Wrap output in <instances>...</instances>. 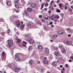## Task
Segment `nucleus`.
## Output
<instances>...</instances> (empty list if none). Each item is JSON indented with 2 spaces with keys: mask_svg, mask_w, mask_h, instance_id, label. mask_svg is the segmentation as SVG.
Returning a JSON list of instances; mask_svg holds the SVG:
<instances>
[{
  "mask_svg": "<svg viewBox=\"0 0 73 73\" xmlns=\"http://www.w3.org/2000/svg\"><path fill=\"white\" fill-rule=\"evenodd\" d=\"M62 70H64V71H65V68H64L62 69Z\"/></svg>",
  "mask_w": 73,
  "mask_h": 73,
  "instance_id": "e2e57ef3",
  "label": "nucleus"
},
{
  "mask_svg": "<svg viewBox=\"0 0 73 73\" xmlns=\"http://www.w3.org/2000/svg\"><path fill=\"white\" fill-rule=\"evenodd\" d=\"M57 2L58 3H60V1L58 0L57 1Z\"/></svg>",
  "mask_w": 73,
  "mask_h": 73,
  "instance_id": "13d9d810",
  "label": "nucleus"
},
{
  "mask_svg": "<svg viewBox=\"0 0 73 73\" xmlns=\"http://www.w3.org/2000/svg\"><path fill=\"white\" fill-rule=\"evenodd\" d=\"M23 43H24V44H27V42L24 41H23Z\"/></svg>",
  "mask_w": 73,
  "mask_h": 73,
  "instance_id": "49530a36",
  "label": "nucleus"
},
{
  "mask_svg": "<svg viewBox=\"0 0 73 73\" xmlns=\"http://www.w3.org/2000/svg\"><path fill=\"white\" fill-rule=\"evenodd\" d=\"M19 0H16L15 1V3H16V4H19Z\"/></svg>",
  "mask_w": 73,
  "mask_h": 73,
  "instance_id": "aec40b11",
  "label": "nucleus"
},
{
  "mask_svg": "<svg viewBox=\"0 0 73 73\" xmlns=\"http://www.w3.org/2000/svg\"><path fill=\"white\" fill-rule=\"evenodd\" d=\"M7 66L8 67H9V68H10V67H11V64H8L7 65Z\"/></svg>",
  "mask_w": 73,
  "mask_h": 73,
  "instance_id": "4c0bfd02",
  "label": "nucleus"
},
{
  "mask_svg": "<svg viewBox=\"0 0 73 73\" xmlns=\"http://www.w3.org/2000/svg\"><path fill=\"white\" fill-rule=\"evenodd\" d=\"M32 46H29V50H32Z\"/></svg>",
  "mask_w": 73,
  "mask_h": 73,
  "instance_id": "b1692460",
  "label": "nucleus"
},
{
  "mask_svg": "<svg viewBox=\"0 0 73 73\" xmlns=\"http://www.w3.org/2000/svg\"><path fill=\"white\" fill-rule=\"evenodd\" d=\"M71 8L72 9H73V6H71Z\"/></svg>",
  "mask_w": 73,
  "mask_h": 73,
  "instance_id": "680f3d73",
  "label": "nucleus"
},
{
  "mask_svg": "<svg viewBox=\"0 0 73 73\" xmlns=\"http://www.w3.org/2000/svg\"><path fill=\"white\" fill-rule=\"evenodd\" d=\"M54 21L55 22H56V21H57V20H54Z\"/></svg>",
  "mask_w": 73,
  "mask_h": 73,
  "instance_id": "0e129e2a",
  "label": "nucleus"
},
{
  "mask_svg": "<svg viewBox=\"0 0 73 73\" xmlns=\"http://www.w3.org/2000/svg\"><path fill=\"white\" fill-rule=\"evenodd\" d=\"M40 62H39V61L38 62H37L38 64H40Z\"/></svg>",
  "mask_w": 73,
  "mask_h": 73,
  "instance_id": "052dcab7",
  "label": "nucleus"
},
{
  "mask_svg": "<svg viewBox=\"0 0 73 73\" xmlns=\"http://www.w3.org/2000/svg\"><path fill=\"white\" fill-rule=\"evenodd\" d=\"M45 52H46L47 53H48V52H49V49L46 48H45Z\"/></svg>",
  "mask_w": 73,
  "mask_h": 73,
  "instance_id": "6ab92c4d",
  "label": "nucleus"
},
{
  "mask_svg": "<svg viewBox=\"0 0 73 73\" xmlns=\"http://www.w3.org/2000/svg\"><path fill=\"white\" fill-rule=\"evenodd\" d=\"M56 65H57V62L56 61H54L52 63V65L53 66H55Z\"/></svg>",
  "mask_w": 73,
  "mask_h": 73,
  "instance_id": "ddd939ff",
  "label": "nucleus"
},
{
  "mask_svg": "<svg viewBox=\"0 0 73 73\" xmlns=\"http://www.w3.org/2000/svg\"><path fill=\"white\" fill-rule=\"evenodd\" d=\"M65 66H66V67L67 68H68V66H69V65H68V64H66L65 65Z\"/></svg>",
  "mask_w": 73,
  "mask_h": 73,
  "instance_id": "37998d69",
  "label": "nucleus"
},
{
  "mask_svg": "<svg viewBox=\"0 0 73 73\" xmlns=\"http://www.w3.org/2000/svg\"><path fill=\"white\" fill-rule=\"evenodd\" d=\"M38 48L39 49H42L43 48L42 46L40 45L38 46Z\"/></svg>",
  "mask_w": 73,
  "mask_h": 73,
  "instance_id": "f8f14e48",
  "label": "nucleus"
},
{
  "mask_svg": "<svg viewBox=\"0 0 73 73\" xmlns=\"http://www.w3.org/2000/svg\"><path fill=\"white\" fill-rule=\"evenodd\" d=\"M27 41L31 44H34L35 42L32 38H28L27 40Z\"/></svg>",
  "mask_w": 73,
  "mask_h": 73,
  "instance_id": "f03ea898",
  "label": "nucleus"
},
{
  "mask_svg": "<svg viewBox=\"0 0 73 73\" xmlns=\"http://www.w3.org/2000/svg\"><path fill=\"white\" fill-rule=\"evenodd\" d=\"M15 5L16 8H17V9H19V7L18 6L16 5L15 4Z\"/></svg>",
  "mask_w": 73,
  "mask_h": 73,
  "instance_id": "7c9ffc66",
  "label": "nucleus"
},
{
  "mask_svg": "<svg viewBox=\"0 0 73 73\" xmlns=\"http://www.w3.org/2000/svg\"><path fill=\"white\" fill-rule=\"evenodd\" d=\"M27 9L30 12H31L32 11V9L30 7H28Z\"/></svg>",
  "mask_w": 73,
  "mask_h": 73,
  "instance_id": "2eb2a0df",
  "label": "nucleus"
},
{
  "mask_svg": "<svg viewBox=\"0 0 73 73\" xmlns=\"http://www.w3.org/2000/svg\"><path fill=\"white\" fill-rule=\"evenodd\" d=\"M45 3H43L41 5V7L42 8H43L44 7V4H45Z\"/></svg>",
  "mask_w": 73,
  "mask_h": 73,
  "instance_id": "bb28decb",
  "label": "nucleus"
},
{
  "mask_svg": "<svg viewBox=\"0 0 73 73\" xmlns=\"http://www.w3.org/2000/svg\"><path fill=\"white\" fill-rule=\"evenodd\" d=\"M28 27H32L33 26V24L31 23H29L28 24Z\"/></svg>",
  "mask_w": 73,
  "mask_h": 73,
  "instance_id": "9d476101",
  "label": "nucleus"
},
{
  "mask_svg": "<svg viewBox=\"0 0 73 73\" xmlns=\"http://www.w3.org/2000/svg\"><path fill=\"white\" fill-rule=\"evenodd\" d=\"M42 15H40L39 17V18H42Z\"/></svg>",
  "mask_w": 73,
  "mask_h": 73,
  "instance_id": "c03bdc74",
  "label": "nucleus"
},
{
  "mask_svg": "<svg viewBox=\"0 0 73 73\" xmlns=\"http://www.w3.org/2000/svg\"><path fill=\"white\" fill-rule=\"evenodd\" d=\"M67 31H70V28H68L67 29Z\"/></svg>",
  "mask_w": 73,
  "mask_h": 73,
  "instance_id": "ea45409f",
  "label": "nucleus"
},
{
  "mask_svg": "<svg viewBox=\"0 0 73 73\" xmlns=\"http://www.w3.org/2000/svg\"><path fill=\"white\" fill-rule=\"evenodd\" d=\"M64 32H65V31H60L58 32V33L59 35H63Z\"/></svg>",
  "mask_w": 73,
  "mask_h": 73,
  "instance_id": "1a4fd4ad",
  "label": "nucleus"
},
{
  "mask_svg": "<svg viewBox=\"0 0 73 73\" xmlns=\"http://www.w3.org/2000/svg\"><path fill=\"white\" fill-rule=\"evenodd\" d=\"M5 52H4L3 51V53H2V56H3V57H4L5 55Z\"/></svg>",
  "mask_w": 73,
  "mask_h": 73,
  "instance_id": "4be33fe9",
  "label": "nucleus"
},
{
  "mask_svg": "<svg viewBox=\"0 0 73 73\" xmlns=\"http://www.w3.org/2000/svg\"><path fill=\"white\" fill-rule=\"evenodd\" d=\"M7 42L8 43L7 46L9 48L11 47V46H12V45H13V41H12V40H8Z\"/></svg>",
  "mask_w": 73,
  "mask_h": 73,
  "instance_id": "f257e3e1",
  "label": "nucleus"
},
{
  "mask_svg": "<svg viewBox=\"0 0 73 73\" xmlns=\"http://www.w3.org/2000/svg\"><path fill=\"white\" fill-rule=\"evenodd\" d=\"M47 17H49V19H52V17H51L50 16V17H49V16H47Z\"/></svg>",
  "mask_w": 73,
  "mask_h": 73,
  "instance_id": "603ef678",
  "label": "nucleus"
},
{
  "mask_svg": "<svg viewBox=\"0 0 73 73\" xmlns=\"http://www.w3.org/2000/svg\"><path fill=\"white\" fill-rule=\"evenodd\" d=\"M7 33L8 34L10 33V30L9 29L7 30Z\"/></svg>",
  "mask_w": 73,
  "mask_h": 73,
  "instance_id": "cd10ccee",
  "label": "nucleus"
},
{
  "mask_svg": "<svg viewBox=\"0 0 73 73\" xmlns=\"http://www.w3.org/2000/svg\"><path fill=\"white\" fill-rule=\"evenodd\" d=\"M61 73H64V72L63 71H62L61 72Z\"/></svg>",
  "mask_w": 73,
  "mask_h": 73,
  "instance_id": "774afa93",
  "label": "nucleus"
},
{
  "mask_svg": "<svg viewBox=\"0 0 73 73\" xmlns=\"http://www.w3.org/2000/svg\"><path fill=\"white\" fill-rule=\"evenodd\" d=\"M31 6L32 8H35V7L36 6V4L35 3H32L31 5Z\"/></svg>",
  "mask_w": 73,
  "mask_h": 73,
  "instance_id": "9b49d317",
  "label": "nucleus"
},
{
  "mask_svg": "<svg viewBox=\"0 0 73 73\" xmlns=\"http://www.w3.org/2000/svg\"><path fill=\"white\" fill-rule=\"evenodd\" d=\"M21 24H23V22L22 21H21Z\"/></svg>",
  "mask_w": 73,
  "mask_h": 73,
  "instance_id": "338daca9",
  "label": "nucleus"
},
{
  "mask_svg": "<svg viewBox=\"0 0 73 73\" xmlns=\"http://www.w3.org/2000/svg\"><path fill=\"white\" fill-rule=\"evenodd\" d=\"M56 18L57 19H59V16L57 15L56 16Z\"/></svg>",
  "mask_w": 73,
  "mask_h": 73,
  "instance_id": "09e8293b",
  "label": "nucleus"
},
{
  "mask_svg": "<svg viewBox=\"0 0 73 73\" xmlns=\"http://www.w3.org/2000/svg\"><path fill=\"white\" fill-rule=\"evenodd\" d=\"M6 1L7 2V5H8V6H11V1L9 0L7 1Z\"/></svg>",
  "mask_w": 73,
  "mask_h": 73,
  "instance_id": "39448f33",
  "label": "nucleus"
},
{
  "mask_svg": "<svg viewBox=\"0 0 73 73\" xmlns=\"http://www.w3.org/2000/svg\"><path fill=\"white\" fill-rule=\"evenodd\" d=\"M14 70L16 72H18L20 70L19 69V68L17 67H15L14 69Z\"/></svg>",
  "mask_w": 73,
  "mask_h": 73,
  "instance_id": "423d86ee",
  "label": "nucleus"
},
{
  "mask_svg": "<svg viewBox=\"0 0 73 73\" xmlns=\"http://www.w3.org/2000/svg\"><path fill=\"white\" fill-rule=\"evenodd\" d=\"M72 62V60H69V62Z\"/></svg>",
  "mask_w": 73,
  "mask_h": 73,
  "instance_id": "3c124183",
  "label": "nucleus"
},
{
  "mask_svg": "<svg viewBox=\"0 0 73 73\" xmlns=\"http://www.w3.org/2000/svg\"><path fill=\"white\" fill-rule=\"evenodd\" d=\"M51 27L52 28H53L54 27V26L53 25H51Z\"/></svg>",
  "mask_w": 73,
  "mask_h": 73,
  "instance_id": "bf43d9fd",
  "label": "nucleus"
},
{
  "mask_svg": "<svg viewBox=\"0 0 73 73\" xmlns=\"http://www.w3.org/2000/svg\"><path fill=\"white\" fill-rule=\"evenodd\" d=\"M56 11L57 12H58V13H60V12H61V11H60V10L58 9H57V10H56Z\"/></svg>",
  "mask_w": 73,
  "mask_h": 73,
  "instance_id": "393cba45",
  "label": "nucleus"
},
{
  "mask_svg": "<svg viewBox=\"0 0 73 73\" xmlns=\"http://www.w3.org/2000/svg\"><path fill=\"white\" fill-rule=\"evenodd\" d=\"M60 15L61 16H63V15H64V14H63L62 13H61Z\"/></svg>",
  "mask_w": 73,
  "mask_h": 73,
  "instance_id": "5fc2aeb1",
  "label": "nucleus"
},
{
  "mask_svg": "<svg viewBox=\"0 0 73 73\" xmlns=\"http://www.w3.org/2000/svg\"><path fill=\"white\" fill-rule=\"evenodd\" d=\"M25 25L24 24H21V25L20 27L21 29H22V31H23L24 28V27H25Z\"/></svg>",
  "mask_w": 73,
  "mask_h": 73,
  "instance_id": "6e6552de",
  "label": "nucleus"
},
{
  "mask_svg": "<svg viewBox=\"0 0 73 73\" xmlns=\"http://www.w3.org/2000/svg\"><path fill=\"white\" fill-rule=\"evenodd\" d=\"M13 17H14V19H16V18H17V16H16L15 15L13 16Z\"/></svg>",
  "mask_w": 73,
  "mask_h": 73,
  "instance_id": "79ce46f5",
  "label": "nucleus"
},
{
  "mask_svg": "<svg viewBox=\"0 0 73 73\" xmlns=\"http://www.w3.org/2000/svg\"><path fill=\"white\" fill-rule=\"evenodd\" d=\"M64 8H65V9H67V6H65V7H64Z\"/></svg>",
  "mask_w": 73,
  "mask_h": 73,
  "instance_id": "a19ab883",
  "label": "nucleus"
},
{
  "mask_svg": "<svg viewBox=\"0 0 73 73\" xmlns=\"http://www.w3.org/2000/svg\"><path fill=\"white\" fill-rule=\"evenodd\" d=\"M62 67L63 66L62 65H61L60 66V68H62Z\"/></svg>",
  "mask_w": 73,
  "mask_h": 73,
  "instance_id": "69168bd1",
  "label": "nucleus"
},
{
  "mask_svg": "<svg viewBox=\"0 0 73 73\" xmlns=\"http://www.w3.org/2000/svg\"><path fill=\"white\" fill-rule=\"evenodd\" d=\"M59 5L60 7V8H61V7H62V5L61 4H60Z\"/></svg>",
  "mask_w": 73,
  "mask_h": 73,
  "instance_id": "a18cd8bd",
  "label": "nucleus"
},
{
  "mask_svg": "<svg viewBox=\"0 0 73 73\" xmlns=\"http://www.w3.org/2000/svg\"><path fill=\"white\" fill-rule=\"evenodd\" d=\"M41 20L43 22H45V20L43 19H41Z\"/></svg>",
  "mask_w": 73,
  "mask_h": 73,
  "instance_id": "58836bf2",
  "label": "nucleus"
},
{
  "mask_svg": "<svg viewBox=\"0 0 73 73\" xmlns=\"http://www.w3.org/2000/svg\"><path fill=\"white\" fill-rule=\"evenodd\" d=\"M44 19L45 20H48V17H45L44 18Z\"/></svg>",
  "mask_w": 73,
  "mask_h": 73,
  "instance_id": "f704fd0d",
  "label": "nucleus"
},
{
  "mask_svg": "<svg viewBox=\"0 0 73 73\" xmlns=\"http://www.w3.org/2000/svg\"><path fill=\"white\" fill-rule=\"evenodd\" d=\"M54 54L55 56H58L59 55V53L57 52H55Z\"/></svg>",
  "mask_w": 73,
  "mask_h": 73,
  "instance_id": "dca6fc26",
  "label": "nucleus"
},
{
  "mask_svg": "<svg viewBox=\"0 0 73 73\" xmlns=\"http://www.w3.org/2000/svg\"><path fill=\"white\" fill-rule=\"evenodd\" d=\"M54 49L55 50H57L58 49V48H57V47H54Z\"/></svg>",
  "mask_w": 73,
  "mask_h": 73,
  "instance_id": "c9c22d12",
  "label": "nucleus"
},
{
  "mask_svg": "<svg viewBox=\"0 0 73 73\" xmlns=\"http://www.w3.org/2000/svg\"><path fill=\"white\" fill-rule=\"evenodd\" d=\"M41 72L42 73V72H44V69H42L41 70Z\"/></svg>",
  "mask_w": 73,
  "mask_h": 73,
  "instance_id": "e433bc0d",
  "label": "nucleus"
},
{
  "mask_svg": "<svg viewBox=\"0 0 73 73\" xmlns=\"http://www.w3.org/2000/svg\"><path fill=\"white\" fill-rule=\"evenodd\" d=\"M70 58H71V59H72V60H73V56H71L70 57Z\"/></svg>",
  "mask_w": 73,
  "mask_h": 73,
  "instance_id": "8fccbe9b",
  "label": "nucleus"
},
{
  "mask_svg": "<svg viewBox=\"0 0 73 73\" xmlns=\"http://www.w3.org/2000/svg\"><path fill=\"white\" fill-rule=\"evenodd\" d=\"M57 38V35H54L53 36V38L54 39H56Z\"/></svg>",
  "mask_w": 73,
  "mask_h": 73,
  "instance_id": "5701e85b",
  "label": "nucleus"
},
{
  "mask_svg": "<svg viewBox=\"0 0 73 73\" xmlns=\"http://www.w3.org/2000/svg\"><path fill=\"white\" fill-rule=\"evenodd\" d=\"M68 37H70L71 36V35L70 34H69L68 35Z\"/></svg>",
  "mask_w": 73,
  "mask_h": 73,
  "instance_id": "864d4df0",
  "label": "nucleus"
},
{
  "mask_svg": "<svg viewBox=\"0 0 73 73\" xmlns=\"http://www.w3.org/2000/svg\"><path fill=\"white\" fill-rule=\"evenodd\" d=\"M37 23L38 24H39V25H41V23L40 21H38L37 22Z\"/></svg>",
  "mask_w": 73,
  "mask_h": 73,
  "instance_id": "a878e982",
  "label": "nucleus"
},
{
  "mask_svg": "<svg viewBox=\"0 0 73 73\" xmlns=\"http://www.w3.org/2000/svg\"><path fill=\"white\" fill-rule=\"evenodd\" d=\"M51 12L52 11H49L48 12V13H51Z\"/></svg>",
  "mask_w": 73,
  "mask_h": 73,
  "instance_id": "6e6d98bb",
  "label": "nucleus"
},
{
  "mask_svg": "<svg viewBox=\"0 0 73 73\" xmlns=\"http://www.w3.org/2000/svg\"><path fill=\"white\" fill-rule=\"evenodd\" d=\"M1 22H4V20L3 19H1Z\"/></svg>",
  "mask_w": 73,
  "mask_h": 73,
  "instance_id": "473e14b6",
  "label": "nucleus"
},
{
  "mask_svg": "<svg viewBox=\"0 0 73 73\" xmlns=\"http://www.w3.org/2000/svg\"><path fill=\"white\" fill-rule=\"evenodd\" d=\"M19 39L18 37H16V40H17H17H18Z\"/></svg>",
  "mask_w": 73,
  "mask_h": 73,
  "instance_id": "de8ad7c7",
  "label": "nucleus"
},
{
  "mask_svg": "<svg viewBox=\"0 0 73 73\" xmlns=\"http://www.w3.org/2000/svg\"><path fill=\"white\" fill-rule=\"evenodd\" d=\"M49 24L50 25H52V24H53V22L51 21L50 22Z\"/></svg>",
  "mask_w": 73,
  "mask_h": 73,
  "instance_id": "72a5a7b5",
  "label": "nucleus"
},
{
  "mask_svg": "<svg viewBox=\"0 0 73 73\" xmlns=\"http://www.w3.org/2000/svg\"><path fill=\"white\" fill-rule=\"evenodd\" d=\"M29 64L30 65H32V64L33 63V60H30L29 62Z\"/></svg>",
  "mask_w": 73,
  "mask_h": 73,
  "instance_id": "f3484780",
  "label": "nucleus"
},
{
  "mask_svg": "<svg viewBox=\"0 0 73 73\" xmlns=\"http://www.w3.org/2000/svg\"><path fill=\"white\" fill-rule=\"evenodd\" d=\"M61 52L62 53H66V50L64 48L62 49Z\"/></svg>",
  "mask_w": 73,
  "mask_h": 73,
  "instance_id": "4468645a",
  "label": "nucleus"
},
{
  "mask_svg": "<svg viewBox=\"0 0 73 73\" xmlns=\"http://www.w3.org/2000/svg\"><path fill=\"white\" fill-rule=\"evenodd\" d=\"M47 6H48V3H46L45 4V7H47Z\"/></svg>",
  "mask_w": 73,
  "mask_h": 73,
  "instance_id": "2f4dec72",
  "label": "nucleus"
},
{
  "mask_svg": "<svg viewBox=\"0 0 73 73\" xmlns=\"http://www.w3.org/2000/svg\"><path fill=\"white\" fill-rule=\"evenodd\" d=\"M17 41H18V42H21V40L19 39Z\"/></svg>",
  "mask_w": 73,
  "mask_h": 73,
  "instance_id": "c756f323",
  "label": "nucleus"
},
{
  "mask_svg": "<svg viewBox=\"0 0 73 73\" xmlns=\"http://www.w3.org/2000/svg\"><path fill=\"white\" fill-rule=\"evenodd\" d=\"M17 54H18L17 53L16 54H15V60H18V61H20V59L19 58V57H18V56H17Z\"/></svg>",
  "mask_w": 73,
  "mask_h": 73,
  "instance_id": "0eeeda50",
  "label": "nucleus"
},
{
  "mask_svg": "<svg viewBox=\"0 0 73 73\" xmlns=\"http://www.w3.org/2000/svg\"><path fill=\"white\" fill-rule=\"evenodd\" d=\"M47 9H48L47 8H45L44 9V11H47Z\"/></svg>",
  "mask_w": 73,
  "mask_h": 73,
  "instance_id": "4d7b16f0",
  "label": "nucleus"
},
{
  "mask_svg": "<svg viewBox=\"0 0 73 73\" xmlns=\"http://www.w3.org/2000/svg\"><path fill=\"white\" fill-rule=\"evenodd\" d=\"M25 14L27 16H28V12H27V11H25Z\"/></svg>",
  "mask_w": 73,
  "mask_h": 73,
  "instance_id": "412c9836",
  "label": "nucleus"
},
{
  "mask_svg": "<svg viewBox=\"0 0 73 73\" xmlns=\"http://www.w3.org/2000/svg\"><path fill=\"white\" fill-rule=\"evenodd\" d=\"M44 64H48V61L46 60H44Z\"/></svg>",
  "mask_w": 73,
  "mask_h": 73,
  "instance_id": "a211bd4d",
  "label": "nucleus"
},
{
  "mask_svg": "<svg viewBox=\"0 0 73 73\" xmlns=\"http://www.w3.org/2000/svg\"><path fill=\"white\" fill-rule=\"evenodd\" d=\"M65 44H66L68 45H70L72 43V42H69L68 41H65L64 42Z\"/></svg>",
  "mask_w": 73,
  "mask_h": 73,
  "instance_id": "20e7f679",
  "label": "nucleus"
},
{
  "mask_svg": "<svg viewBox=\"0 0 73 73\" xmlns=\"http://www.w3.org/2000/svg\"><path fill=\"white\" fill-rule=\"evenodd\" d=\"M15 24L17 27H18V28L20 27V23L19 21H17L16 22H15Z\"/></svg>",
  "mask_w": 73,
  "mask_h": 73,
  "instance_id": "7ed1b4c3",
  "label": "nucleus"
},
{
  "mask_svg": "<svg viewBox=\"0 0 73 73\" xmlns=\"http://www.w3.org/2000/svg\"><path fill=\"white\" fill-rule=\"evenodd\" d=\"M68 11H70L71 12H72V10L70 8L68 9Z\"/></svg>",
  "mask_w": 73,
  "mask_h": 73,
  "instance_id": "c85d7f7f",
  "label": "nucleus"
}]
</instances>
